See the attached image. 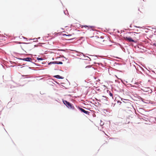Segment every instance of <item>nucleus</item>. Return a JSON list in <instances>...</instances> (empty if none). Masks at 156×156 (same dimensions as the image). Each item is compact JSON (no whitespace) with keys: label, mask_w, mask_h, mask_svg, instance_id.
<instances>
[{"label":"nucleus","mask_w":156,"mask_h":156,"mask_svg":"<svg viewBox=\"0 0 156 156\" xmlns=\"http://www.w3.org/2000/svg\"><path fill=\"white\" fill-rule=\"evenodd\" d=\"M34 45L31 43L24 44L20 45L22 49L27 53L34 48Z\"/></svg>","instance_id":"obj_1"},{"label":"nucleus","mask_w":156,"mask_h":156,"mask_svg":"<svg viewBox=\"0 0 156 156\" xmlns=\"http://www.w3.org/2000/svg\"><path fill=\"white\" fill-rule=\"evenodd\" d=\"M64 104L69 108L72 109H74L75 108L72 104H71L69 102L66 101H63Z\"/></svg>","instance_id":"obj_2"},{"label":"nucleus","mask_w":156,"mask_h":156,"mask_svg":"<svg viewBox=\"0 0 156 156\" xmlns=\"http://www.w3.org/2000/svg\"><path fill=\"white\" fill-rule=\"evenodd\" d=\"M124 39L125 40H126L129 42H134V41L133 40L132 38L130 37H124Z\"/></svg>","instance_id":"obj_3"},{"label":"nucleus","mask_w":156,"mask_h":156,"mask_svg":"<svg viewBox=\"0 0 156 156\" xmlns=\"http://www.w3.org/2000/svg\"><path fill=\"white\" fill-rule=\"evenodd\" d=\"M78 108L80 111H81L82 112H83L84 113L88 115H89V113H90L89 112L87 111H86L84 110L83 108H81L80 107H78Z\"/></svg>","instance_id":"obj_4"},{"label":"nucleus","mask_w":156,"mask_h":156,"mask_svg":"<svg viewBox=\"0 0 156 156\" xmlns=\"http://www.w3.org/2000/svg\"><path fill=\"white\" fill-rule=\"evenodd\" d=\"M62 62H51L48 63V65H50L52 64H62Z\"/></svg>","instance_id":"obj_5"},{"label":"nucleus","mask_w":156,"mask_h":156,"mask_svg":"<svg viewBox=\"0 0 156 156\" xmlns=\"http://www.w3.org/2000/svg\"><path fill=\"white\" fill-rule=\"evenodd\" d=\"M23 60L28 62H31L32 60V59L30 58H24L23 59Z\"/></svg>","instance_id":"obj_6"},{"label":"nucleus","mask_w":156,"mask_h":156,"mask_svg":"<svg viewBox=\"0 0 156 156\" xmlns=\"http://www.w3.org/2000/svg\"><path fill=\"white\" fill-rule=\"evenodd\" d=\"M103 38L102 37H101L100 38H99L98 41L100 43H101L104 41V40H103Z\"/></svg>","instance_id":"obj_7"},{"label":"nucleus","mask_w":156,"mask_h":156,"mask_svg":"<svg viewBox=\"0 0 156 156\" xmlns=\"http://www.w3.org/2000/svg\"><path fill=\"white\" fill-rule=\"evenodd\" d=\"M54 77L55 78H56L58 79H62V77L61 76H59L58 75L55 76H54Z\"/></svg>","instance_id":"obj_8"},{"label":"nucleus","mask_w":156,"mask_h":156,"mask_svg":"<svg viewBox=\"0 0 156 156\" xmlns=\"http://www.w3.org/2000/svg\"><path fill=\"white\" fill-rule=\"evenodd\" d=\"M37 59L38 60H43V59L42 58L38 57H37Z\"/></svg>","instance_id":"obj_9"},{"label":"nucleus","mask_w":156,"mask_h":156,"mask_svg":"<svg viewBox=\"0 0 156 156\" xmlns=\"http://www.w3.org/2000/svg\"><path fill=\"white\" fill-rule=\"evenodd\" d=\"M85 27V28H87V27H88V26H86V25H85V26H82V28H83V27Z\"/></svg>","instance_id":"obj_10"},{"label":"nucleus","mask_w":156,"mask_h":156,"mask_svg":"<svg viewBox=\"0 0 156 156\" xmlns=\"http://www.w3.org/2000/svg\"><path fill=\"white\" fill-rule=\"evenodd\" d=\"M91 67V66H86V68H90Z\"/></svg>","instance_id":"obj_11"},{"label":"nucleus","mask_w":156,"mask_h":156,"mask_svg":"<svg viewBox=\"0 0 156 156\" xmlns=\"http://www.w3.org/2000/svg\"><path fill=\"white\" fill-rule=\"evenodd\" d=\"M64 35H65V36H68V37H69V36H71V35L69 34V35H66V34H64Z\"/></svg>","instance_id":"obj_12"},{"label":"nucleus","mask_w":156,"mask_h":156,"mask_svg":"<svg viewBox=\"0 0 156 156\" xmlns=\"http://www.w3.org/2000/svg\"><path fill=\"white\" fill-rule=\"evenodd\" d=\"M109 95H110L111 96V97H112L113 96V95L112 94L111 92H110L109 93Z\"/></svg>","instance_id":"obj_13"},{"label":"nucleus","mask_w":156,"mask_h":156,"mask_svg":"<svg viewBox=\"0 0 156 156\" xmlns=\"http://www.w3.org/2000/svg\"><path fill=\"white\" fill-rule=\"evenodd\" d=\"M134 34H138V33H136V32H135V33H134Z\"/></svg>","instance_id":"obj_14"},{"label":"nucleus","mask_w":156,"mask_h":156,"mask_svg":"<svg viewBox=\"0 0 156 156\" xmlns=\"http://www.w3.org/2000/svg\"><path fill=\"white\" fill-rule=\"evenodd\" d=\"M73 38H71L69 39L70 40V39H73Z\"/></svg>","instance_id":"obj_15"},{"label":"nucleus","mask_w":156,"mask_h":156,"mask_svg":"<svg viewBox=\"0 0 156 156\" xmlns=\"http://www.w3.org/2000/svg\"><path fill=\"white\" fill-rule=\"evenodd\" d=\"M156 44V45H155V46H156V44Z\"/></svg>","instance_id":"obj_16"}]
</instances>
